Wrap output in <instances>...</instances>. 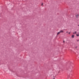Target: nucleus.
I'll list each match as a JSON object with an SVG mask.
<instances>
[{"mask_svg":"<svg viewBox=\"0 0 79 79\" xmlns=\"http://www.w3.org/2000/svg\"><path fill=\"white\" fill-rule=\"evenodd\" d=\"M66 33H68V31H67L66 32Z\"/></svg>","mask_w":79,"mask_h":79,"instance_id":"obj_10","label":"nucleus"},{"mask_svg":"<svg viewBox=\"0 0 79 79\" xmlns=\"http://www.w3.org/2000/svg\"><path fill=\"white\" fill-rule=\"evenodd\" d=\"M78 26H79V25H77Z\"/></svg>","mask_w":79,"mask_h":79,"instance_id":"obj_12","label":"nucleus"},{"mask_svg":"<svg viewBox=\"0 0 79 79\" xmlns=\"http://www.w3.org/2000/svg\"><path fill=\"white\" fill-rule=\"evenodd\" d=\"M53 79H55V78H54Z\"/></svg>","mask_w":79,"mask_h":79,"instance_id":"obj_14","label":"nucleus"},{"mask_svg":"<svg viewBox=\"0 0 79 79\" xmlns=\"http://www.w3.org/2000/svg\"><path fill=\"white\" fill-rule=\"evenodd\" d=\"M79 16V15H76V18H77Z\"/></svg>","mask_w":79,"mask_h":79,"instance_id":"obj_7","label":"nucleus"},{"mask_svg":"<svg viewBox=\"0 0 79 79\" xmlns=\"http://www.w3.org/2000/svg\"><path fill=\"white\" fill-rule=\"evenodd\" d=\"M77 33V31H74L73 32V34H76Z\"/></svg>","mask_w":79,"mask_h":79,"instance_id":"obj_3","label":"nucleus"},{"mask_svg":"<svg viewBox=\"0 0 79 79\" xmlns=\"http://www.w3.org/2000/svg\"><path fill=\"white\" fill-rule=\"evenodd\" d=\"M60 32L59 31V32H58L57 34V35H58L59 34H60Z\"/></svg>","mask_w":79,"mask_h":79,"instance_id":"obj_5","label":"nucleus"},{"mask_svg":"<svg viewBox=\"0 0 79 79\" xmlns=\"http://www.w3.org/2000/svg\"><path fill=\"white\" fill-rule=\"evenodd\" d=\"M74 35H72V38H74Z\"/></svg>","mask_w":79,"mask_h":79,"instance_id":"obj_4","label":"nucleus"},{"mask_svg":"<svg viewBox=\"0 0 79 79\" xmlns=\"http://www.w3.org/2000/svg\"><path fill=\"white\" fill-rule=\"evenodd\" d=\"M60 33H63V31L62 30H60Z\"/></svg>","mask_w":79,"mask_h":79,"instance_id":"obj_2","label":"nucleus"},{"mask_svg":"<svg viewBox=\"0 0 79 79\" xmlns=\"http://www.w3.org/2000/svg\"><path fill=\"white\" fill-rule=\"evenodd\" d=\"M64 42H65V41H64H64H63V43H64Z\"/></svg>","mask_w":79,"mask_h":79,"instance_id":"obj_9","label":"nucleus"},{"mask_svg":"<svg viewBox=\"0 0 79 79\" xmlns=\"http://www.w3.org/2000/svg\"><path fill=\"white\" fill-rule=\"evenodd\" d=\"M43 5H44V3H42L41 4V6H43Z\"/></svg>","mask_w":79,"mask_h":79,"instance_id":"obj_8","label":"nucleus"},{"mask_svg":"<svg viewBox=\"0 0 79 79\" xmlns=\"http://www.w3.org/2000/svg\"><path fill=\"white\" fill-rule=\"evenodd\" d=\"M76 48H77V47H76Z\"/></svg>","mask_w":79,"mask_h":79,"instance_id":"obj_15","label":"nucleus"},{"mask_svg":"<svg viewBox=\"0 0 79 79\" xmlns=\"http://www.w3.org/2000/svg\"><path fill=\"white\" fill-rule=\"evenodd\" d=\"M70 32H69V34H70Z\"/></svg>","mask_w":79,"mask_h":79,"instance_id":"obj_11","label":"nucleus"},{"mask_svg":"<svg viewBox=\"0 0 79 79\" xmlns=\"http://www.w3.org/2000/svg\"><path fill=\"white\" fill-rule=\"evenodd\" d=\"M68 72H69V73H71V72H72V69L69 68L68 69Z\"/></svg>","mask_w":79,"mask_h":79,"instance_id":"obj_1","label":"nucleus"},{"mask_svg":"<svg viewBox=\"0 0 79 79\" xmlns=\"http://www.w3.org/2000/svg\"><path fill=\"white\" fill-rule=\"evenodd\" d=\"M78 41H79V40H77V42H78Z\"/></svg>","mask_w":79,"mask_h":79,"instance_id":"obj_13","label":"nucleus"},{"mask_svg":"<svg viewBox=\"0 0 79 79\" xmlns=\"http://www.w3.org/2000/svg\"><path fill=\"white\" fill-rule=\"evenodd\" d=\"M76 35H77V37H79V33H78V34H76Z\"/></svg>","mask_w":79,"mask_h":79,"instance_id":"obj_6","label":"nucleus"}]
</instances>
